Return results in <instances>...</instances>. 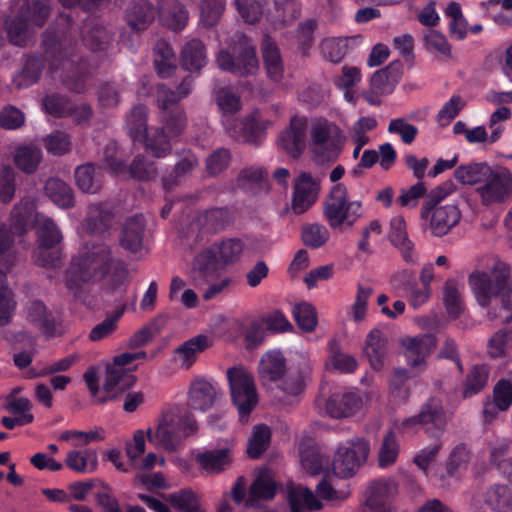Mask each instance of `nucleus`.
I'll list each match as a JSON object with an SVG mask.
<instances>
[{"mask_svg":"<svg viewBox=\"0 0 512 512\" xmlns=\"http://www.w3.org/2000/svg\"><path fill=\"white\" fill-rule=\"evenodd\" d=\"M72 30V19L68 15H60L42 34L45 54L29 55L22 71L14 77V84L19 88L32 86L40 79L48 63L50 72H60L63 85L70 91L85 92L95 67L81 54L79 42L73 37Z\"/></svg>","mask_w":512,"mask_h":512,"instance_id":"nucleus-1","label":"nucleus"},{"mask_svg":"<svg viewBox=\"0 0 512 512\" xmlns=\"http://www.w3.org/2000/svg\"><path fill=\"white\" fill-rule=\"evenodd\" d=\"M112 264L109 246L103 243L86 245L71 259L65 276L66 287L75 298L81 299V286L103 279L109 274Z\"/></svg>","mask_w":512,"mask_h":512,"instance_id":"nucleus-2","label":"nucleus"},{"mask_svg":"<svg viewBox=\"0 0 512 512\" xmlns=\"http://www.w3.org/2000/svg\"><path fill=\"white\" fill-rule=\"evenodd\" d=\"M192 84L193 78L188 75L175 90L164 83L157 85V104L162 126L156 129H162L168 141L180 136L187 126V117L179 101L189 95Z\"/></svg>","mask_w":512,"mask_h":512,"instance_id":"nucleus-3","label":"nucleus"},{"mask_svg":"<svg viewBox=\"0 0 512 512\" xmlns=\"http://www.w3.org/2000/svg\"><path fill=\"white\" fill-rule=\"evenodd\" d=\"M468 281L481 306H488L492 297L500 295L503 307L512 309V278L505 263L497 262L489 272H473Z\"/></svg>","mask_w":512,"mask_h":512,"instance_id":"nucleus-4","label":"nucleus"},{"mask_svg":"<svg viewBox=\"0 0 512 512\" xmlns=\"http://www.w3.org/2000/svg\"><path fill=\"white\" fill-rule=\"evenodd\" d=\"M323 215L331 229H351L363 216L362 202L350 201L347 187L337 183L323 201Z\"/></svg>","mask_w":512,"mask_h":512,"instance_id":"nucleus-5","label":"nucleus"},{"mask_svg":"<svg viewBox=\"0 0 512 512\" xmlns=\"http://www.w3.org/2000/svg\"><path fill=\"white\" fill-rule=\"evenodd\" d=\"M197 430V421L191 413L179 415L169 410L162 414L155 432L148 429L147 438L149 442H156L165 450L175 451L184 438L193 435Z\"/></svg>","mask_w":512,"mask_h":512,"instance_id":"nucleus-6","label":"nucleus"},{"mask_svg":"<svg viewBox=\"0 0 512 512\" xmlns=\"http://www.w3.org/2000/svg\"><path fill=\"white\" fill-rule=\"evenodd\" d=\"M147 113L148 109L143 104L136 105L132 108L126 120L128 134L134 143H143L146 150L154 157H166L170 154L172 145L169 143L162 129L148 128Z\"/></svg>","mask_w":512,"mask_h":512,"instance_id":"nucleus-7","label":"nucleus"},{"mask_svg":"<svg viewBox=\"0 0 512 512\" xmlns=\"http://www.w3.org/2000/svg\"><path fill=\"white\" fill-rule=\"evenodd\" d=\"M310 147L317 164L333 163L342 151L340 128L326 119H319L310 127Z\"/></svg>","mask_w":512,"mask_h":512,"instance_id":"nucleus-8","label":"nucleus"},{"mask_svg":"<svg viewBox=\"0 0 512 512\" xmlns=\"http://www.w3.org/2000/svg\"><path fill=\"white\" fill-rule=\"evenodd\" d=\"M217 63L224 71L245 76L256 66V50L247 35L237 31L231 38L230 50L218 53Z\"/></svg>","mask_w":512,"mask_h":512,"instance_id":"nucleus-9","label":"nucleus"},{"mask_svg":"<svg viewBox=\"0 0 512 512\" xmlns=\"http://www.w3.org/2000/svg\"><path fill=\"white\" fill-rule=\"evenodd\" d=\"M231 399L238 409L242 423L248 422L250 413L256 406V386L254 376L244 366L230 367L226 372Z\"/></svg>","mask_w":512,"mask_h":512,"instance_id":"nucleus-10","label":"nucleus"},{"mask_svg":"<svg viewBox=\"0 0 512 512\" xmlns=\"http://www.w3.org/2000/svg\"><path fill=\"white\" fill-rule=\"evenodd\" d=\"M37 235V249L34 253L35 262L41 267H56L59 253L53 249L62 239V234L53 219L37 213L34 217Z\"/></svg>","mask_w":512,"mask_h":512,"instance_id":"nucleus-11","label":"nucleus"},{"mask_svg":"<svg viewBox=\"0 0 512 512\" xmlns=\"http://www.w3.org/2000/svg\"><path fill=\"white\" fill-rule=\"evenodd\" d=\"M369 451V442L360 437H353L340 444L332 462L334 474L340 478L352 477L366 462Z\"/></svg>","mask_w":512,"mask_h":512,"instance_id":"nucleus-12","label":"nucleus"},{"mask_svg":"<svg viewBox=\"0 0 512 512\" xmlns=\"http://www.w3.org/2000/svg\"><path fill=\"white\" fill-rule=\"evenodd\" d=\"M446 423V413L441 401L430 398L421 406L418 414L406 418L401 423V430L402 432H410L421 427L427 434L438 437L444 432Z\"/></svg>","mask_w":512,"mask_h":512,"instance_id":"nucleus-13","label":"nucleus"},{"mask_svg":"<svg viewBox=\"0 0 512 512\" xmlns=\"http://www.w3.org/2000/svg\"><path fill=\"white\" fill-rule=\"evenodd\" d=\"M482 205L502 204L512 196V173L504 166H494L484 185L477 187Z\"/></svg>","mask_w":512,"mask_h":512,"instance_id":"nucleus-14","label":"nucleus"},{"mask_svg":"<svg viewBox=\"0 0 512 512\" xmlns=\"http://www.w3.org/2000/svg\"><path fill=\"white\" fill-rule=\"evenodd\" d=\"M308 120L305 116L294 115L289 125L280 132L279 146L292 158H299L306 148Z\"/></svg>","mask_w":512,"mask_h":512,"instance_id":"nucleus-15","label":"nucleus"},{"mask_svg":"<svg viewBox=\"0 0 512 512\" xmlns=\"http://www.w3.org/2000/svg\"><path fill=\"white\" fill-rule=\"evenodd\" d=\"M300 6L296 0L258 1V14L265 15L274 28H282L300 15Z\"/></svg>","mask_w":512,"mask_h":512,"instance_id":"nucleus-16","label":"nucleus"},{"mask_svg":"<svg viewBox=\"0 0 512 512\" xmlns=\"http://www.w3.org/2000/svg\"><path fill=\"white\" fill-rule=\"evenodd\" d=\"M320 191L319 182L311 174L302 172L295 178L291 200V210L296 215L308 211L317 201Z\"/></svg>","mask_w":512,"mask_h":512,"instance_id":"nucleus-17","label":"nucleus"},{"mask_svg":"<svg viewBox=\"0 0 512 512\" xmlns=\"http://www.w3.org/2000/svg\"><path fill=\"white\" fill-rule=\"evenodd\" d=\"M421 216L423 218L430 217L429 229L432 235L442 237L459 223L461 212L454 204L425 206L422 209Z\"/></svg>","mask_w":512,"mask_h":512,"instance_id":"nucleus-18","label":"nucleus"},{"mask_svg":"<svg viewBox=\"0 0 512 512\" xmlns=\"http://www.w3.org/2000/svg\"><path fill=\"white\" fill-rule=\"evenodd\" d=\"M311 368L308 362L299 363L296 370L290 371L283 379L281 378L271 388L273 396L278 401H284L285 396H298L304 390L310 381Z\"/></svg>","mask_w":512,"mask_h":512,"instance_id":"nucleus-19","label":"nucleus"},{"mask_svg":"<svg viewBox=\"0 0 512 512\" xmlns=\"http://www.w3.org/2000/svg\"><path fill=\"white\" fill-rule=\"evenodd\" d=\"M263 69L266 77L274 84H280L284 75V62L278 44L268 35L261 42Z\"/></svg>","mask_w":512,"mask_h":512,"instance_id":"nucleus-20","label":"nucleus"},{"mask_svg":"<svg viewBox=\"0 0 512 512\" xmlns=\"http://www.w3.org/2000/svg\"><path fill=\"white\" fill-rule=\"evenodd\" d=\"M136 381L137 378L132 371H127L124 368H107L106 379L103 384V390L106 395L100 397L98 401L105 403L117 398L120 394L133 387Z\"/></svg>","mask_w":512,"mask_h":512,"instance_id":"nucleus-21","label":"nucleus"},{"mask_svg":"<svg viewBox=\"0 0 512 512\" xmlns=\"http://www.w3.org/2000/svg\"><path fill=\"white\" fill-rule=\"evenodd\" d=\"M199 165L196 154L191 150H183L177 154L174 169L162 177V185L166 193L178 186Z\"/></svg>","mask_w":512,"mask_h":512,"instance_id":"nucleus-22","label":"nucleus"},{"mask_svg":"<svg viewBox=\"0 0 512 512\" xmlns=\"http://www.w3.org/2000/svg\"><path fill=\"white\" fill-rule=\"evenodd\" d=\"M195 461L206 474L217 475L230 468L233 456L229 448H218L197 453Z\"/></svg>","mask_w":512,"mask_h":512,"instance_id":"nucleus-23","label":"nucleus"},{"mask_svg":"<svg viewBox=\"0 0 512 512\" xmlns=\"http://www.w3.org/2000/svg\"><path fill=\"white\" fill-rule=\"evenodd\" d=\"M157 10L147 0L132 1L125 11V20L131 30L140 32L146 30L154 21Z\"/></svg>","mask_w":512,"mask_h":512,"instance_id":"nucleus-24","label":"nucleus"},{"mask_svg":"<svg viewBox=\"0 0 512 512\" xmlns=\"http://www.w3.org/2000/svg\"><path fill=\"white\" fill-rule=\"evenodd\" d=\"M361 405L362 400L357 393L337 392L326 401V412L332 418H345L354 415Z\"/></svg>","mask_w":512,"mask_h":512,"instance_id":"nucleus-25","label":"nucleus"},{"mask_svg":"<svg viewBox=\"0 0 512 512\" xmlns=\"http://www.w3.org/2000/svg\"><path fill=\"white\" fill-rule=\"evenodd\" d=\"M403 75V65L400 60L392 61L385 68L375 71L370 80V86L381 95L391 94Z\"/></svg>","mask_w":512,"mask_h":512,"instance_id":"nucleus-26","label":"nucleus"},{"mask_svg":"<svg viewBox=\"0 0 512 512\" xmlns=\"http://www.w3.org/2000/svg\"><path fill=\"white\" fill-rule=\"evenodd\" d=\"M27 319L46 338H52L57 334L58 322L54 314L47 309L46 305L41 300L31 301L27 307Z\"/></svg>","mask_w":512,"mask_h":512,"instance_id":"nucleus-27","label":"nucleus"},{"mask_svg":"<svg viewBox=\"0 0 512 512\" xmlns=\"http://www.w3.org/2000/svg\"><path fill=\"white\" fill-rule=\"evenodd\" d=\"M146 221L143 215L136 214L129 217L123 226L120 244L132 252L137 253L142 249Z\"/></svg>","mask_w":512,"mask_h":512,"instance_id":"nucleus-28","label":"nucleus"},{"mask_svg":"<svg viewBox=\"0 0 512 512\" xmlns=\"http://www.w3.org/2000/svg\"><path fill=\"white\" fill-rule=\"evenodd\" d=\"M286 371V359L279 350L268 351L262 355L258 374L261 377L263 385L266 381L274 384L281 380Z\"/></svg>","mask_w":512,"mask_h":512,"instance_id":"nucleus-29","label":"nucleus"},{"mask_svg":"<svg viewBox=\"0 0 512 512\" xmlns=\"http://www.w3.org/2000/svg\"><path fill=\"white\" fill-rule=\"evenodd\" d=\"M404 345L406 346V355L409 364L417 367L425 363V359L432 353L437 346L436 337L432 334L408 338Z\"/></svg>","mask_w":512,"mask_h":512,"instance_id":"nucleus-30","label":"nucleus"},{"mask_svg":"<svg viewBox=\"0 0 512 512\" xmlns=\"http://www.w3.org/2000/svg\"><path fill=\"white\" fill-rule=\"evenodd\" d=\"M212 345L211 339L205 334L196 335L175 349V356L182 362V366L190 368L198 355Z\"/></svg>","mask_w":512,"mask_h":512,"instance_id":"nucleus-31","label":"nucleus"},{"mask_svg":"<svg viewBox=\"0 0 512 512\" xmlns=\"http://www.w3.org/2000/svg\"><path fill=\"white\" fill-rule=\"evenodd\" d=\"M216 399V389L205 379H197L191 383L189 390V405L195 410L210 409Z\"/></svg>","mask_w":512,"mask_h":512,"instance_id":"nucleus-32","label":"nucleus"},{"mask_svg":"<svg viewBox=\"0 0 512 512\" xmlns=\"http://www.w3.org/2000/svg\"><path fill=\"white\" fill-rule=\"evenodd\" d=\"M231 219L227 208L214 207L200 213L196 217V224L202 232L217 233L224 230Z\"/></svg>","mask_w":512,"mask_h":512,"instance_id":"nucleus-33","label":"nucleus"},{"mask_svg":"<svg viewBox=\"0 0 512 512\" xmlns=\"http://www.w3.org/2000/svg\"><path fill=\"white\" fill-rule=\"evenodd\" d=\"M154 67L161 78H168L177 70L175 52L166 40L160 39L155 44Z\"/></svg>","mask_w":512,"mask_h":512,"instance_id":"nucleus-34","label":"nucleus"},{"mask_svg":"<svg viewBox=\"0 0 512 512\" xmlns=\"http://www.w3.org/2000/svg\"><path fill=\"white\" fill-rule=\"evenodd\" d=\"M493 167L487 162H473L460 165L454 170V177L464 185H484Z\"/></svg>","mask_w":512,"mask_h":512,"instance_id":"nucleus-35","label":"nucleus"},{"mask_svg":"<svg viewBox=\"0 0 512 512\" xmlns=\"http://www.w3.org/2000/svg\"><path fill=\"white\" fill-rule=\"evenodd\" d=\"M207 63L206 47L199 39L188 41L181 52V66L190 72L201 70Z\"/></svg>","mask_w":512,"mask_h":512,"instance_id":"nucleus-36","label":"nucleus"},{"mask_svg":"<svg viewBox=\"0 0 512 512\" xmlns=\"http://www.w3.org/2000/svg\"><path fill=\"white\" fill-rule=\"evenodd\" d=\"M288 503L291 512H308L322 508V503L307 487L295 486L288 491Z\"/></svg>","mask_w":512,"mask_h":512,"instance_id":"nucleus-37","label":"nucleus"},{"mask_svg":"<svg viewBox=\"0 0 512 512\" xmlns=\"http://www.w3.org/2000/svg\"><path fill=\"white\" fill-rule=\"evenodd\" d=\"M389 240L402 254L403 259L407 262H413V243L408 238L406 232V223L403 218L396 217L391 220Z\"/></svg>","mask_w":512,"mask_h":512,"instance_id":"nucleus-38","label":"nucleus"},{"mask_svg":"<svg viewBox=\"0 0 512 512\" xmlns=\"http://www.w3.org/2000/svg\"><path fill=\"white\" fill-rule=\"evenodd\" d=\"M113 217L114 213L107 204H94L90 206L84 224L90 233L102 234L110 228Z\"/></svg>","mask_w":512,"mask_h":512,"instance_id":"nucleus-39","label":"nucleus"},{"mask_svg":"<svg viewBox=\"0 0 512 512\" xmlns=\"http://www.w3.org/2000/svg\"><path fill=\"white\" fill-rule=\"evenodd\" d=\"M65 465L79 474L94 472L98 467V455L93 449L71 450L65 458Z\"/></svg>","mask_w":512,"mask_h":512,"instance_id":"nucleus-40","label":"nucleus"},{"mask_svg":"<svg viewBox=\"0 0 512 512\" xmlns=\"http://www.w3.org/2000/svg\"><path fill=\"white\" fill-rule=\"evenodd\" d=\"M485 504L495 512H512V485L495 484L487 488Z\"/></svg>","mask_w":512,"mask_h":512,"instance_id":"nucleus-41","label":"nucleus"},{"mask_svg":"<svg viewBox=\"0 0 512 512\" xmlns=\"http://www.w3.org/2000/svg\"><path fill=\"white\" fill-rule=\"evenodd\" d=\"M75 181L82 192L95 194L102 187V172L92 163H87L76 168Z\"/></svg>","mask_w":512,"mask_h":512,"instance_id":"nucleus-42","label":"nucleus"},{"mask_svg":"<svg viewBox=\"0 0 512 512\" xmlns=\"http://www.w3.org/2000/svg\"><path fill=\"white\" fill-rule=\"evenodd\" d=\"M386 344L387 339L378 329L372 330L367 336L365 354L368 357L371 366L376 370H380L384 364L387 354Z\"/></svg>","mask_w":512,"mask_h":512,"instance_id":"nucleus-43","label":"nucleus"},{"mask_svg":"<svg viewBox=\"0 0 512 512\" xmlns=\"http://www.w3.org/2000/svg\"><path fill=\"white\" fill-rule=\"evenodd\" d=\"M46 195L59 207L68 209L74 206L72 188L59 178H49L44 186Z\"/></svg>","mask_w":512,"mask_h":512,"instance_id":"nucleus-44","label":"nucleus"},{"mask_svg":"<svg viewBox=\"0 0 512 512\" xmlns=\"http://www.w3.org/2000/svg\"><path fill=\"white\" fill-rule=\"evenodd\" d=\"M224 268L212 245L197 254L193 261V270L205 278L217 275Z\"/></svg>","mask_w":512,"mask_h":512,"instance_id":"nucleus-45","label":"nucleus"},{"mask_svg":"<svg viewBox=\"0 0 512 512\" xmlns=\"http://www.w3.org/2000/svg\"><path fill=\"white\" fill-rule=\"evenodd\" d=\"M247 479L244 476H239L231 491L224 493L234 504L240 505L244 503L247 508L256 507V477L251 481L247 489Z\"/></svg>","mask_w":512,"mask_h":512,"instance_id":"nucleus-46","label":"nucleus"},{"mask_svg":"<svg viewBox=\"0 0 512 512\" xmlns=\"http://www.w3.org/2000/svg\"><path fill=\"white\" fill-rule=\"evenodd\" d=\"M29 20L21 12L15 16H10L5 21V29L9 41L19 47H24L29 41Z\"/></svg>","mask_w":512,"mask_h":512,"instance_id":"nucleus-47","label":"nucleus"},{"mask_svg":"<svg viewBox=\"0 0 512 512\" xmlns=\"http://www.w3.org/2000/svg\"><path fill=\"white\" fill-rule=\"evenodd\" d=\"M163 23L173 31H181L187 24L188 11L179 1L170 0L160 11Z\"/></svg>","mask_w":512,"mask_h":512,"instance_id":"nucleus-48","label":"nucleus"},{"mask_svg":"<svg viewBox=\"0 0 512 512\" xmlns=\"http://www.w3.org/2000/svg\"><path fill=\"white\" fill-rule=\"evenodd\" d=\"M166 501L178 512H201L200 497L191 488L170 493Z\"/></svg>","mask_w":512,"mask_h":512,"instance_id":"nucleus-49","label":"nucleus"},{"mask_svg":"<svg viewBox=\"0 0 512 512\" xmlns=\"http://www.w3.org/2000/svg\"><path fill=\"white\" fill-rule=\"evenodd\" d=\"M489 374L490 368L487 365H474L466 376L463 397L469 398L482 391L488 384Z\"/></svg>","mask_w":512,"mask_h":512,"instance_id":"nucleus-50","label":"nucleus"},{"mask_svg":"<svg viewBox=\"0 0 512 512\" xmlns=\"http://www.w3.org/2000/svg\"><path fill=\"white\" fill-rule=\"evenodd\" d=\"M389 484L385 481H374L368 487L366 505L369 511L365 512H392L387 506Z\"/></svg>","mask_w":512,"mask_h":512,"instance_id":"nucleus-51","label":"nucleus"},{"mask_svg":"<svg viewBox=\"0 0 512 512\" xmlns=\"http://www.w3.org/2000/svg\"><path fill=\"white\" fill-rule=\"evenodd\" d=\"M280 487L281 483L276 479L275 472L271 467L258 468V503L273 500Z\"/></svg>","mask_w":512,"mask_h":512,"instance_id":"nucleus-52","label":"nucleus"},{"mask_svg":"<svg viewBox=\"0 0 512 512\" xmlns=\"http://www.w3.org/2000/svg\"><path fill=\"white\" fill-rule=\"evenodd\" d=\"M21 12L32 25L42 27L50 16V0H24Z\"/></svg>","mask_w":512,"mask_h":512,"instance_id":"nucleus-53","label":"nucleus"},{"mask_svg":"<svg viewBox=\"0 0 512 512\" xmlns=\"http://www.w3.org/2000/svg\"><path fill=\"white\" fill-rule=\"evenodd\" d=\"M42 160V151L36 146H21L16 149L14 163L21 171L34 173Z\"/></svg>","mask_w":512,"mask_h":512,"instance_id":"nucleus-54","label":"nucleus"},{"mask_svg":"<svg viewBox=\"0 0 512 512\" xmlns=\"http://www.w3.org/2000/svg\"><path fill=\"white\" fill-rule=\"evenodd\" d=\"M443 302L450 318L456 319L464 310V301L458 284L453 279L446 280L443 287Z\"/></svg>","mask_w":512,"mask_h":512,"instance_id":"nucleus-55","label":"nucleus"},{"mask_svg":"<svg viewBox=\"0 0 512 512\" xmlns=\"http://www.w3.org/2000/svg\"><path fill=\"white\" fill-rule=\"evenodd\" d=\"M424 41L428 52L437 54L443 59H452V47L443 33L428 29L424 32Z\"/></svg>","mask_w":512,"mask_h":512,"instance_id":"nucleus-56","label":"nucleus"},{"mask_svg":"<svg viewBox=\"0 0 512 512\" xmlns=\"http://www.w3.org/2000/svg\"><path fill=\"white\" fill-rule=\"evenodd\" d=\"M260 324L265 331L271 334H281L293 331V325L279 309L264 313L260 318Z\"/></svg>","mask_w":512,"mask_h":512,"instance_id":"nucleus-57","label":"nucleus"},{"mask_svg":"<svg viewBox=\"0 0 512 512\" xmlns=\"http://www.w3.org/2000/svg\"><path fill=\"white\" fill-rule=\"evenodd\" d=\"M329 236L328 229L322 224L307 223L302 227L301 239L307 247L320 248L328 241Z\"/></svg>","mask_w":512,"mask_h":512,"instance_id":"nucleus-58","label":"nucleus"},{"mask_svg":"<svg viewBox=\"0 0 512 512\" xmlns=\"http://www.w3.org/2000/svg\"><path fill=\"white\" fill-rule=\"evenodd\" d=\"M293 317L297 325L305 332H312L317 325V312L313 305L307 302L296 304L293 308Z\"/></svg>","mask_w":512,"mask_h":512,"instance_id":"nucleus-59","label":"nucleus"},{"mask_svg":"<svg viewBox=\"0 0 512 512\" xmlns=\"http://www.w3.org/2000/svg\"><path fill=\"white\" fill-rule=\"evenodd\" d=\"M399 454V444L396 439L395 433L390 430L385 437L383 438L379 456L378 463L381 468H387L393 465Z\"/></svg>","mask_w":512,"mask_h":512,"instance_id":"nucleus-60","label":"nucleus"},{"mask_svg":"<svg viewBox=\"0 0 512 512\" xmlns=\"http://www.w3.org/2000/svg\"><path fill=\"white\" fill-rule=\"evenodd\" d=\"M42 105L47 114L55 118H63L68 116L71 101L66 95L53 93L42 99Z\"/></svg>","mask_w":512,"mask_h":512,"instance_id":"nucleus-61","label":"nucleus"},{"mask_svg":"<svg viewBox=\"0 0 512 512\" xmlns=\"http://www.w3.org/2000/svg\"><path fill=\"white\" fill-rule=\"evenodd\" d=\"M164 325V318L162 316L154 318L146 326L135 332L129 339V347L139 348L146 345L152 340L153 336L159 333Z\"/></svg>","mask_w":512,"mask_h":512,"instance_id":"nucleus-62","label":"nucleus"},{"mask_svg":"<svg viewBox=\"0 0 512 512\" xmlns=\"http://www.w3.org/2000/svg\"><path fill=\"white\" fill-rule=\"evenodd\" d=\"M224 266L235 262L243 251V243L240 239L230 238L212 245Z\"/></svg>","mask_w":512,"mask_h":512,"instance_id":"nucleus-63","label":"nucleus"},{"mask_svg":"<svg viewBox=\"0 0 512 512\" xmlns=\"http://www.w3.org/2000/svg\"><path fill=\"white\" fill-rule=\"evenodd\" d=\"M489 354L492 357H501L512 348V327L498 330L489 340Z\"/></svg>","mask_w":512,"mask_h":512,"instance_id":"nucleus-64","label":"nucleus"}]
</instances>
